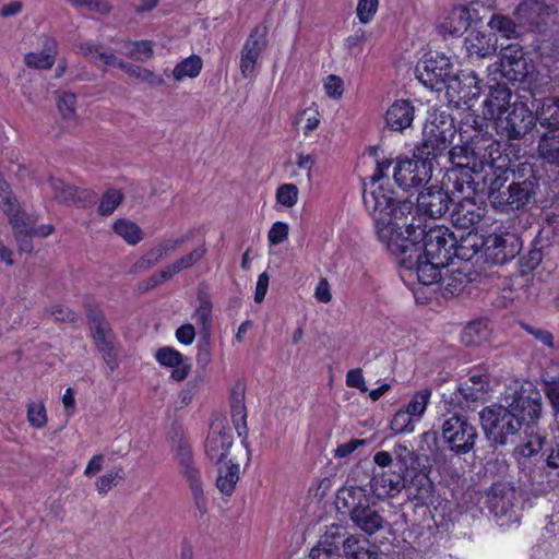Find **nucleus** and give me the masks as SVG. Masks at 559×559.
<instances>
[{"instance_id":"864d4df0","label":"nucleus","mask_w":559,"mask_h":559,"mask_svg":"<svg viewBox=\"0 0 559 559\" xmlns=\"http://www.w3.org/2000/svg\"><path fill=\"white\" fill-rule=\"evenodd\" d=\"M122 199H123V194L120 190H118V189L107 190L103 194V197L99 201L98 212L102 215L111 214L119 206Z\"/></svg>"},{"instance_id":"bf43d9fd","label":"nucleus","mask_w":559,"mask_h":559,"mask_svg":"<svg viewBox=\"0 0 559 559\" xmlns=\"http://www.w3.org/2000/svg\"><path fill=\"white\" fill-rule=\"evenodd\" d=\"M379 0H359L356 14L360 23H369L378 11Z\"/></svg>"},{"instance_id":"5fc2aeb1","label":"nucleus","mask_w":559,"mask_h":559,"mask_svg":"<svg viewBox=\"0 0 559 559\" xmlns=\"http://www.w3.org/2000/svg\"><path fill=\"white\" fill-rule=\"evenodd\" d=\"M322 86L325 95L334 100H338L343 97L345 92V84L341 76L335 74H329L322 81Z\"/></svg>"},{"instance_id":"39448f33","label":"nucleus","mask_w":559,"mask_h":559,"mask_svg":"<svg viewBox=\"0 0 559 559\" xmlns=\"http://www.w3.org/2000/svg\"><path fill=\"white\" fill-rule=\"evenodd\" d=\"M510 99L511 91L504 85H497L484 100L483 116L493 121L501 135L520 139L535 126V116L524 103L511 105Z\"/></svg>"},{"instance_id":"4d7b16f0","label":"nucleus","mask_w":559,"mask_h":559,"mask_svg":"<svg viewBox=\"0 0 559 559\" xmlns=\"http://www.w3.org/2000/svg\"><path fill=\"white\" fill-rule=\"evenodd\" d=\"M329 536L325 535L324 539L313 547L310 551L311 559H341L336 547L328 542Z\"/></svg>"},{"instance_id":"3c124183","label":"nucleus","mask_w":559,"mask_h":559,"mask_svg":"<svg viewBox=\"0 0 559 559\" xmlns=\"http://www.w3.org/2000/svg\"><path fill=\"white\" fill-rule=\"evenodd\" d=\"M123 479L122 469L114 468L102 476H99L95 481V488L99 495H106L116 487Z\"/></svg>"},{"instance_id":"0e129e2a","label":"nucleus","mask_w":559,"mask_h":559,"mask_svg":"<svg viewBox=\"0 0 559 559\" xmlns=\"http://www.w3.org/2000/svg\"><path fill=\"white\" fill-rule=\"evenodd\" d=\"M73 5L83 7L90 12H95L99 14H107L111 7L105 0H68Z\"/></svg>"},{"instance_id":"393cba45","label":"nucleus","mask_w":559,"mask_h":559,"mask_svg":"<svg viewBox=\"0 0 559 559\" xmlns=\"http://www.w3.org/2000/svg\"><path fill=\"white\" fill-rule=\"evenodd\" d=\"M538 190V181L531 177L522 182L511 183L509 186V198L511 209H523L534 200Z\"/></svg>"},{"instance_id":"c03bdc74","label":"nucleus","mask_w":559,"mask_h":559,"mask_svg":"<svg viewBox=\"0 0 559 559\" xmlns=\"http://www.w3.org/2000/svg\"><path fill=\"white\" fill-rule=\"evenodd\" d=\"M57 108L64 121L73 124L78 122L75 94L62 92L58 97Z\"/></svg>"},{"instance_id":"bb28decb","label":"nucleus","mask_w":559,"mask_h":559,"mask_svg":"<svg viewBox=\"0 0 559 559\" xmlns=\"http://www.w3.org/2000/svg\"><path fill=\"white\" fill-rule=\"evenodd\" d=\"M206 251H207V249H206L205 245H200L199 247L193 249L188 254L176 260L174 263L165 266L158 273V275H157L158 280H156L155 283H162V282L173 277L180 271L190 269L205 255Z\"/></svg>"},{"instance_id":"37998d69","label":"nucleus","mask_w":559,"mask_h":559,"mask_svg":"<svg viewBox=\"0 0 559 559\" xmlns=\"http://www.w3.org/2000/svg\"><path fill=\"white\" fill-rule=\"evenodd\" d=\"M91 330L99 352L112 349L110 331L102 317L95 316L91 319Z\"/></svg>"},{"instance_id":"a211bd4d","label":"nucleus","mask_w":559,"mask_h":559,"mask_svg":"<svg viewBox=\"0 0 559 559\" xmlns=\"http://www.w3.org/2000/svg\"><path fill=\"white\" fill-rule=\"evenodd\" d=\"M499 59V71L501 76L509 81H522L533 71V66L526 62L522 48L519 44H511L503 48L500 52Z\"/></svg>"},{"instance_id":"0eeeda50","label":"nucleus","mask_w":559,"mask_h":559,"mask_svg":"<svg viewBox=\"0 0 559 559\" xmlns=\"http://www.w3.org/2000/svg\"><path fill=\"white\" fill-rule=\"evenodd\" d=\"M424 231L417 239V245L421 248V252L431 259L439 260L445 264H451L453 260V249L456 245V237L453 231L443 225H432L423 228L420 218L415 217V227Z\"/></svg>"},{"instance_id":"7c9ffc66","label":"nucleus","mask_w":559,"mask_h":559,"mask_svg":"<svg viewBox=\"0 0 559 559\" xmlns=\"http://www.w3.org/2000/svg\"><path fill=\"white\" fill-rule=\"evenodd\" d=\"M347 559H378V547L371 545L368 539L349 536L343 543Z\"/></svg>"},{"instance_id":"4468645a","label":"nucleus","mask_w":559,"mask_h":559,"mask_svg":"<svg viewBox=\"0 0 559 559\" xmlns=\"http://www.w3.org/2000/svg\"><path fill=\"white\" fill-rule=\"evenodd\" d=\"M452 187L444 185V177L441 185H430L426 187L417 197V211L429 217H441L454 202V195L451 193Z\"/></svg>"},{"instance_id":"774afa93","label":"nucleus","mask_w":559,"mask_h":559,"mask_svg":"<svg viewBox=\"0 0 559 559\" xmlns=\"http://www.w3.org/2000/svg\"><path fill=\"white\" fill-rule=\"evenodd\" d=\"M546 395L556 413H559V377L545 381Z\"/></svg>"},{"instance_id":"8fccbe9b","label":"nucleus","mask_w":559,"mask_h":559,"mask_svg":"<svg viewBox=\"0 0 559 559\" xmlns=\"http://www.w3.org/2000/svg\"><path fill=\"white\" fill-rule=\"evenodd\" d=\"M416 424L417 421L403 407L394 414L390 426L394 433H411L415 430Z\"/></svg>"},{"instance_id":"a878e982","label":"nucleus","mask_w":559,"mask_h":559,"mask_svg":"<svg viewBox=\"0 0 559 559\" xmlns=\"http://www.w3.org/2000/svg\"><path fill=\"white\" fill-rule=\"evenodd\" d=\"M79 49L84 56H86L93 60H99L105 66L118 67L121 69H126V71L129 72L132 76H136V74H138V70H136L138 67L126 64L120 59H118L112 52L106 51L99 45H95L90 41L83 43L80 45Z\"/></svg>"},{"instance_id":"49530a36","label":"nucleus","mask_w":559,"mask_h":559,"mask_svg":"<svg viewBox=\"0 0 559 559\" xmlns=\"http://www.w3.org/2000/svg\"><path fill=\"white\" fill-rule=\"evenodd\" d=\"M299 200V190L295 183H282L276 188L275 201L285 209L294 207Z\"/></svg>"},{"instance_id":"1a4fd4ad","label":"nucleus","mask_w":559,"mask_h":559,"mask_svg":"<svg viewBox=\"0 0 559 559\" xmlns=\"http://www.w3.org/2000/svg\"><path fill=\"white\" fill-rule=\"evenodd\" d=\"M453 72L449 57L439 52L425 53L416 67V78L426 87L440 92L445 90Z\"/></svg>"},{"instance_id":"20e7f679","label":"nucleus","mask_w":559,"mask_h":559,"mask_svg":"<svg viewBox=\"0 0 559 559\" xmlns=\"http://www.w3.org/2000/svg\"><path fill=\"white\" fill-rule=\"evenodd\" d=\"M424 234L419 226L415 227V216L409 215L406 224H401L395 236L403 237L408 243L401 248V251H393L384 246L392 254L401 257V277L404 282L417 278L423 285H432L438 283L443 270L449 264L439 260L431 259L421 252V248L417 245V239Z\"/></svg>"},{"instance_id":"c85d7f7f","label":"nucleus","mask_w":559,"mask_h":559,"mask_svg":"<svg viewBox=\"0 0 559 559\" xmlns=\"http://www.w3.org/2000/svg\"><path fill=\"white\" fill-rule=\"evenodd\" d=\"M190 239V235H183L177 238L165 239L163 242L151 249L146 255L140 260L141 266L150 267L167 255L175 252L180 246Z\"/></svg>"},{"instance_id":"6ab92c4d","label":"nucleus","mask_w":559,"mask_h":559,"mask_svg":"<svg viewBox=\"0 0 559 559\" xmlns=\"http://www.w3.org/2000/svg\"><path fill=\"white\" fill-rule=\"evenodd\" d=\"M445 93L450 102L467 104L479 97V80L473 71H460L457 74H452Z\"/></svg>"},{"instance_id":"5701e85b","label":"nucleus","mask_w":559,"mask_h":559,"mask_svg":"<svg viewBox=\"0 0 559 559\" xmlns=\"http://www.w3.org/2000/svg\"><path fill=\"white\" fill-rule=\"evenodd\" d=\"M496 41L492 34L472 29L465 37L464 46L469 58L483 59L496 51Z\"/></svg>"},{"instance_id":"4c0bfd02","label":"nucleus","mask_w":559,"mask_h":559,"mask_svg":"<svg viewBox=\"0 0 559 559\" xmlns=\"http://www.w3.org/2000/svg\"><path fill=\"white\" fill-rule=\"evenodd\" d=\"M538 152L543 159L559 165V129L545 132L539 141Z\"/></svg>"},{"instance_id":"473e14b6","label":"nucleus","mask_w":559,"mask_h":559,"mask_svg":"<svg viewBox=\"0 0 559 559\" xmlns=\"http://www.w3.org/2000/svg\"><path fill=\"white\" fill-rule=\"evenodd\" d=\"M57 56V43L46 38L41 51L28 52L24 60L28 67L36 69H49L55 63Z\"/></svg>"},{"instance_id":"4be33fe9","label":"nucleus","mask_w":559,"mask_h":559,"mask_svg":"<svg viewBox=\"0 0 559 559\" xmlns=\"http://www.w3.org/2000/svg\"><path fill=\"white\" fill-rule=\"evenodd\" d=\"M415 108L407 99L395 100L385 111L386 126L393 131H404L414 121Z\"/></svg>"},{"instance_id":"f704fd0d","label":"nucleus","mask_w":559,"mask_h":559,"mask_svg":"<svg viewBox=\"0 0 559 559\" xmlns=\"http://www.w3.org/2000/svg\"><path fill=\"white\" fill-rule=\"evenodd\" d=\"M240 478L239 464L227 462L222 463L218 467V475L216 478V487L221 493L230 496L236 488Z\"/></svg>"},{"instance_id":"6e6d98bb","label":"nucleus","mask_w":559,"mask_h":559,"mask_svg":"<svg viewBox=\"0 0 559 559\" xmlns=\"http://www.w3.org/2000/svg\"><path fill=\"white\" fill-rule=\"evenodd\" d=\"M44 189L49 191L50 197L59 202H68L73 195L72 190L68 188L62 180L55 178H50Z\"/></svg>"},{"instance_id":"f03ea898","label":"nucleus","mask_w":559,"mask_h":559,"mask_svg":"<svg viewBox=\"0 0 559 559\" xmlns=\"http://www.w3.org/2000/svg\"><path fill=\"white\" fill-rule=\"evenodd\" d=\"M391 160L384 159L377 164L374 174L368 182L364 183V204L371 216L378 240L393 251H401L407 240L395 236L401 224H406V218L413 215L414 205L408 200H400L385 171L391 166Z\"/></svg>"},{"instance_id":"aec40b11","label":"nucleus","mask_w":559,"mask_h":559,"mask_svg":"<svg viewBox=\"0 0 559 559\" xmlns=\"http://www.w3.org/2000/svg\"><path fill=\"white\" fill-rule=\"evenodd\" d=\"M176 456L181 472L189 483L194 504L200 513L203 514L207 510V500L203 491L200 472L193 466L191 451L187 447H179Z\"/></svg>"},{"instance_id":"7ed1b4c3","label":"nucleus","mask_w":559,"mask_h":559,"mask_svg":"<svg viewBox=\"0 0 559 559\" xmlns=\"http://www.w3.org/2000/svg\"><path fill=\"white\" fill-rule=\"evenodd\" d=\"M504 405L493 404L484 408L479 416L489 440L504 445L519 432L522 421L534 423L542 413V395L526 380H515L506 390Z\"/></svg>"},{"instance_id":"cd10ccee","label":"nucleus","mask_w":559,"mask_h":559,"mask_svg":"<svg viewBox=\"0 0 559 559\" xmlns=\"http://www.w3.org/2000/svg\"><path fill=\"white\" fill-rule=\"evenodd\" d=\"M549 11L550 8L539 0H525L518 7L515 15L523 25L538 26L542 22H545V16L549 14Z\"/></svg>"},{"instance_id":"052dcab7","label":"nucleus","mask_w":559,"mask_h":559,"mask_svg":"<svg viewBox=\"0 0 559 559\" xmlns=\"http://www.w3.org/2000/svg\"><path fill=\"white\" fill-rule=\"evenodd\" d=\"M231 419L239 437L247 435V412L242 403L237 402L231 406Z\"/></svg>"},{"instance_id":"f3484780","label":"nucleus","mask_w":559,"mask_h":559,"mask_svg":"<svg viewBox=\"0 0 559 559\" xmlns=\"http://www.w3.org/2000/svg\"><path fill=\"white\" fill-rule=\"evenodd\" d=\"M480 22L478 11L467 5H456L449 10L438 22L442 34L459 36Z\"/></svg>"},{"instance_id":"b1692460","label":"nucleus","mask_w":559,"mask_h":559,"mask_svg":"<svg viewBox=\"0 0 559 559\" xmlns=\"http://www.w3.org/2000/svg\"><path fill=\"white\" fill-rule=\"evenodd\" d=\"M404 487V480L401 474L382 473L374 475L370 481L372 498L383 500L395 497Z\"/></svg>"},{"instance_id":"2f4dec72","label":"nucleus","mask_w":559,"mask_h":559,"mask_svg":"<svg viewBox=\"0 0 559 559\" xmlns=\"http://www.w3.org/2000/svg\"><path fill=\"white\" fill-rule=\"evenodd\" d=\"M486 245L485 237L477 231H469L462 235L460 240L456 239V245L453 249V258L456 257L461 260H471L480 249Z\"/></svg>"},{"instance_id":"423d86ee","label":"nucleus","mask_w":559,"mask_h":559,"mask_svg":"<svg viewBox=\"0 0 559 559\" xmlns=\"http://www.w3.org/2000/svg\"><path fill=\"white\" fill-rule=\"evenodd\" d=\"M373 500L366 489L358 486H344L336 495V507L346 509L353 522L364 532L371 535L383 527V518L371 508Z\"/></svg>"},{"instance_id":"09e8293b","label":"nucleus","mask_w":559,"mask_h":559,"mask_svg":"<svg viewBox=\"0 0 559 559\" xmlns=\"http://www.w3.org/2000/svg\"><path fill=\"white\" fill-rule=\"evenodd\" d=\"M488 26L491 31L497 32L501 37L509 39L516 36V26L514 22L507 16L500 14L492 15Z\"/></svg>"},{"instance_id":"e433bc0d","label":"nucleus","mask_w":559,"mask_h":559,"mask_svg":"<svg viewBox=\"0 0 559 559\" xmlns=\"http://www.w3.org/2000/svg\"><path fill=\"white\" fill-rule=\"evenodd\" d=\"M203 68V61L200 56L191 55L178 62L171 71L173 79L176 82L191 80L199 76Z\"/></svg>"},{"instance_id":"a18cd8bd","label":"nucleus","mask_w":559,"mask_h":559,"mask_svg":"<svg viewBox=\"0 0 559 559\" xmlns=\"http://www.w3.org/2000/svg\"><path fill=\"white\" fill-rule=\"evenodd\" d=\"M27 423L34 429H43L47 426L48 414L44 402L32 401L26 406Z\"/></svg>"},{"instance_id":"338daca9","label":"nucleus","mask_w":559,"mask_h":559,"mask_svg":"<svg viewBox=\"0 0 559 559\" xmlns=\"http://www.w3.org/2000/svg\"><path fill=\"white\" fill-rule=\"evenodd\" d=\"M543 455L547 467L552 469H559V441H551L546 443Z\"/></svg>"},{"instance_id":"79ce46f5","label":"nucleus","mask_w":559,"mask_h":559,"mask_svg":"<svg viewBox=\"0 0 559 559\" xmlns=\"http://www.w3.org/2000/svg\"><path fill=\"white\" fill-rule=\"evenodd\" d=\"M431 394L430 389H421L414 393L409 402L405 405L404 408L417 423L423 418L430 403Z\"/></svg>"},{"instance_id":"e2e57ef3","label":"nucleus","mask_w":559,"mask_h":559,"mask_svg":"<svg viewBox=\"0 0 559 559\" xmlns=\"http://www.w3.org/2000/svg\"><path fill=\"white\" fill-rule=\"evenodd\" d=\"M301 120L304 121L302 132L308 136L321 123V116L317 109L308 108L301 112Z\"/></svg>"},{"instance_id":"58836bf2","label":"nucleus","mask_w":559,"mask_h":559,"mask_svg":"<svg viewBox=\"0 0 559 559\" xmlns=\"http://www.w3.org/2000/svg\"><path fill=\"white\" fill-rule=\"evenodd\" d=\"M112 229L116 235L122 238L130 246L138 245L144 237L141 227L128 218H119L115 221Z\"/></svg>"},{"instance_id":"72a5a7b5","label":"nucleus","mask_w":559,"mask_h":559,"mask_svg":"<svg viewBox=\"0 0 559 559\" xmlns=\"http://www.w3.org/2000/svg\"><path fill=\"white\" fill-rule=\"evenodd\" d=\"M535 120L547 130L559 129V99L544 98L536 107Z\"/></svg>"},{"instance_id":"603ef678","label":"nucleus","mask_w":559,"mask_h":559,"mask_svg":"<svg viewBox=\"0 0 559 559\" xmlns=\"http://www.w3.org/2000/svg\"><path fill=\"white\" fill-rule=\"evenodd\" d=\"M544 441L542 436L531 435L525 443L514 449L513 454L518 460L531 457L543 449Z\"/></svg>"},{"instance_id":"f8f14e48","label":"nucleus","mask_w":559,"mask_h":559,"mask_svg":"<svg viewBox=\"0 0 559 559\" xmlns=\"http://www.w3.org/2000/svg\"><path fill=\"white\" fill-rule=\"evenodd\" d=\"M431 175V160L429 158H421L416 154L412 158H399L393 171L396 185L405 190L417 188L424 182H428Z\"/></svg>"},{"instance_id":"2eb2a0df","label":"nucleus","mask_w":559,"mask_h":559,"mask_svg":"<svg viewBox=\"0 0 559 559\" xmlns=\"http://www.w3.org/2000/svg\"><path fill=\"white\" fill-rule=\"evenodd\" d=\"M234 442L233 432L225 417L217 416L213 419L205 441L207 457L219 464L227 456Z\"/></svg>"},{"instance_id":"680f3d73","label":"nucleus","mask_w":559,"mask_h":559,"mask_svg":"<svg viewBox=\"0 0 559 559\" xmlns=\"http://www.w3.org/2000/svg\"><path fill=\"white\" fill-rule=\"evenodd\" d=\"M295 164L299 169L306 171L307 179L310 182L312 180V170L317 164L316 155L300 151L296 154Z\"/></svg>"},{"instance_id":"ddd939ff","label":"nucleus","mask_w":559,"mask_h":559,"mask_svg":"<svg viewBox=\"0 0 559 559\" xmlns=\"http://www.w3.org/2000/svg\"><path fill=\"white\" fill-rule=\"evenodd\" d=\"M516 491L510 483L498 481L491 486L488 493V506L491 513L498 519L500 526L518 522V514L514 511Z\"/></svg>"},{"instance_id":"f257e3e1","label":"nucleus","mask_w":559,"mask_h":559,"mask_svg":"<svg viewBox=\"0 0 559 559\" xmlns=\"http://www.w3.org/2000/svg\"><path fill=\"white\" fill-rule=\"evenodd\" d=\"M452 164L444 173V185L451 189L457 204L452 213V222L456 227L473 229L485 216L486 207L478 204L476 193L478 183L474 175L481 173L491 162L472 147L469 143L453 146L449 152Z\"/></svg>"},{"instance_id":"412c9836","label":"nucleus","mask_w":559,"mask_h":559,"mask_svg":"<svg viewBox=\"0 0 559 559\" xmlns=\"http://www.w3.org/2000/svg\"><path fill=\"white\" fill-rule=\"evenodd\" d=\"M154 358L163 368L171 370L170 378L177 382L183 381L190 373L192 364L190 358L185 357L179 350L170 346L158 348Z\"/></svg>"},{"instance_id":"69168bd1","label":"nucleus","mask_w":559,"mask_h":559,"mask_svg":"<svg viewBox=\"0 0 559 559\" xmlns=\"http://www.w3.org/2000/svg\"><path fill=\"white\" fill-rule=\"evenodd\" d=\"M194 321L203 329H207L212 320V305L202 300L193 313Z\"/></svg>"},{"instance_id":"c756f323","label":"nucleus","mask_w":559,"mask_h":559,"mask_svg":"<svg viewBox=\"0 0 559 559\" xmlns=\"http://www.w3.org/2000/svg\"><path fill=\"white\" fill-rule=\"evenodd\" d=\"M491 334L492 328L487 320H475L463 329L461 341L466 346H480L490 341Z\"/></svg>"},{"instance_id":"ea45409f","label":"nucleus","mask_w":559,"mask_h":559,"mask_svg":"<svg viewBox=\"0 0 559 559\" xmlns=\"http://www.w3.org/2000/svg\"><path fill=\"white\" fill-rule=\"evenodd\" d=\"M411 490L417 504L428 506L432 503L435 486L427 475L416 476L412 481Z\"/></svg>"},{"instance_id":"de8ad7c7","label":"nucleus","mask_w":559,"mask_h":559,"mask_svg":"<svg viewBox=\"0 0 559 559\" xmlns=\"http://www.w3.org/2000/svg\"><path fill=\"white\" fill-rule=\"evenodd\" d=\"M124 48L128 57L139 61H145L153 57V43L150 40L129 41Z\"/></svg>"},{"instance_id":"6e6552de","label":"nucleus","mask_w":559,"mask_h":559,"mask_svg":"<svg viewBox=\"0 0 559 559\" xmlns=\"http://www.w3.org/2000/svg\"><path fill=\"white\" fill-rule=\"evenodd\" d=\"M0 209L9 216L14 237L22 252H32L31 218L21 212L10 190L8 182L0 173Z\"/></svg>"},{"instance_id":"dca6fc26","label":"nucleus","mask_w":559,"mask_h":559,"mask_svg":"<svg viewBox=\"0 0 559 559\" xmlns=\"http://www.w3.org/2000/svg\"><path fill=\"white\" fill-rule=\"evenodd\" d=\"M267 28L257 26L246 39L240 52L239 69L243 79H253L257 75L258 60L266 48Z\"/></svg>"},{"instance_id":"a19ab883","label":"nucleus","mask_w":559,"mask_h":559,"mask_svg":"<svg viewBox=\"0 0 559 559\" xmlns=\"http://www.w3.org/2000/svg\"><path fill=\"white\" fill-rule=\"evenodd\" d=\"M487 379L485 376L475 374L469 377L468 381L461 384L459 391L461 395L467 401H478L486 397Z\"/></svg>"},{"instance_id":"c9c22d12","label":"nucleus","mask_w":559,"mask_h":559,"mask_svg":"<svg viewBox=\"0 0 559 559\" xmlns=\"http://www.w3.org/2000/svg\"><path fill=\"white\" fill-rule=\"evenodd\" d=\"M439 282L441 283L444 294L453 296L460 294L464 289L468 283V277L465 272L460 267H454L451 263L450 266L443 270Z\"/></svg>"},{"instance_id":"13d9d810","label":"nucleus","mask_w":559,"mask_h":559,"mask_svg":"<svg viewBox=\"0 0 559 559\" xmlns=\"http://www.w3.org/2000/svg\"><path fill=\"white\" fill-rule=\"evenodd\" d=\"M289 225L285 222L277 221L272 224L267 233V242L270 247L277 246L288 239Z\"/></svg>"},{"instance_id":"9b49d317","label":"nucleus","mask_w":559,"mask_h":559,"mask_svg":"<svg viewBox=\"0 0 559 559\" xmlns=\"http://www.w3.org/2000/svg\"><path fill=\"white\" fill-rule=\"evenodd\" d=\"M475 426L461 415H453L442 424V438L455 454H466L475 447L477 439Z\"/></svg>"},{"instance_id":"9d476101","label":"nucleus","mask_w":559,"mask_h":559,"mask_svg":"<svg viewBox=\"0 0 559 559\" xmlns=\"http://www.w3.org/2000/svg\"><path fill=\"white\" fill-rule=\"evenodd\" d=\"M455 127L444 112H430L423 128V146L427 155L436 156L453 141Z\"/></svg>"}]
</instances>
